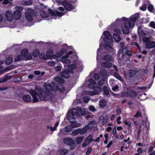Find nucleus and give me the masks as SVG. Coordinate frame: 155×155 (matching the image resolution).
<instances>
[{
    "label": "nucleus",
    "mask_w": 155,
    "mask_h": 155,
    "mask_svg": "<svg viewBox=\"0 0 155 155\" xmlns=\"http://www.w3.org/2000/svg\"><path fill=\"white\" fill-rule=\"evenodd\" d=\"M139 14H135L132 15L130 18L129 20L125 17H123L121 18H117L116 19L115 22L116 23L120 24L123 21L124 25L121 27V30L123 34H127L130 32V29L131 28L134 27L135 23L139 18Z\"/></svg>",
    "instance_id": "f257e3e1"
},
{
    "label": "nucleus",
    "mask_w": 155,
    "mask_h": 155,
    "mask_svg": "<svg viewBox=\"0 0 155 155\" xmlns=\"http://www.w3.org/2000/svg\"><path fill=\"white\" fill-rule=\"evenodd\" d=\"M33 98V102H36L39 101L45 100V98L43 95L42 90L40 87H37L35 89L30 92Z\"/></svg>",
    "instance_id": "f03ea898"
},
{
    "label": "nucleus",
    "mask_w": 155,
    "mask_h": 155,
    "mask_svg": "<svg viewBox=\"0 0 155 155\" xmlns=\"http://www.w3.org/2000/svg\"><path fill=\"white\" fill-rule=\"evenodd\" d=\"M73 114L75 116V117H79L82 116H84L85 114V108H82L80 107H77V109L74 108L72 110Z\"/></svg>",
    "instance_id": "7ed1b4c3"
},
{
    "label": "nucleus",
    "mask_w": 155,
    "mask_h": 155,
    "mask_svg": "<svg viewBox=\"0 0 155 155\" xmlns=\"http://www.w3.org/2000/svg\"><path fill=\"white\" fill-rule=\"evenodd\" d=\"M63 142L66 145L70 146L71 150L74 149L76 147V143L74 140L70 137H67L63 139Z\"/></svg>",
    "instance_id": "20e7f679"
},
{
    "label": "nucleus",
    "mask_w": 155,
    "mask_h": 155,
    "mask_svg": "<svg viewBox=\"0 0 155 155\" xmlns=\"http://www.w3.org/2000/svg\"><path fill=\"white\" fill-rule=\"evenodd\" d=\"M34 11L32 9L29 8L25 13V17L27 20L31 22L33 20V17L34 15Z\"/></svg>",
    "instance_id": "39448f33"
},
{
    "label": "nucleus",
    "mask_w": 155,
    "mask_h": 155,
    "mask_svg": "<svg viewBox=\"0 0 155 155\" xmlns=\"http://www.w3.org/2000/svg\"><path fill=\"white\" fill-rule=\"evenodd\" d=\"M16 9L14 12L13 18L15 19L18 20L19 19L21 16V11L23 10L22 7L20 6H17L15 7Z\"/></svg>",
    "instance_id": "423d86ee"
},
{
    "label": "nucleus",
    "mask_w": 155,
    "mask_h": 155,
    "mask_svg": "<svg viewBox=\"0 0 155 155\" xmlns=\"http://www.w3.org/2000/svg\"><path fill=\"white\" fill-rule=\"evenodd\" d=\"M113 41H107V54L114 55L115 54V52L113 48Z\"/></svg>",
    "instance_id": "0eeeda50"
},
{
    "label": "nucleus",
    "mask_w": 155,
    "mask_h": 155,
    "mask_svg": "<svg viewBox=\"0 0 155 155\" xmlns=\"http://www.w3.org/2000/svg\"><path fill=\"white\" fill-rule=\"evenodd\" d=\"M21 54L23 56V58L28 60L31 59L32 58V54L31 53H28V50L26 49H24L21 51Z\"/></svg>",
    "instance_id": "6e6552de"
},
{
    "label": "nucleus",
    "mask_w": 155,
    "mask_h": 155,
    "mask_svg": "<svg viewBox=\"0 0 155 155\" xmlns=\"http://www.w3.org/2000/svg\"><path fill=\"white\" fill-rule=\"evenodd\" d=\"M61 5L63 6L65 10L67 11H70L73 9L72 5L66 2H62Z\"/></svg>",
    "instance_id": "1a4fd4ad"
},
{
    "label": "nucleus",
    "mask_w": 155,
    "mask_h": 155,
    "mask_svg": "<svg viewBox=\"0 0 155 155\" xmlns=\"http://www.w3.org/2000/svg\"><path fill=\"white\" fill-rule=\"evenodd\" d=\"M49 14L52 16H58L59 17H61L64 15V13L63 12L51 10H50L49 11Z\"/></svg>",
    "instance_id": "9d476101"
},
{
    "label": "nucleus",
    "mask_w": 155,
    "mask_h": 155,
    "mask_svg": "<svg viewBox=\"0 0 155 155\" xmlns=\"http://www.w3.org/2000/svg\"><path fill=\"white\" fill-rule=\"evenodd\" d=\"M6 19L9 21H12L13 18V16L12 12L8 10L6 11L5 14Z\"/></svg>",
    "instance_id": "9b49d317"
},
{
    "label": "nucleus",
    "mask_w": 155,
    "mask_h": 155,
    "mask_svg": "<svg viewBox=\"0 0 155 155\" xmlns=\"http://www.w3.org/2000/svg\"><path fill=\"white\" fill-rule=\"evenodd\" d=\"M75 117V116L73 114L72 111L71 113H69L67 114V118L68 120L71 124V123L76 121Z\"/></svg>",
    "instance_id": "f8f14e48"
},
{
    "label": "nucleus",
    "mask_w": 155,
    "mask_h": 155,
    "mask_svg": "<svg viewBox=\"0 0 155 155\" xmlns=\"http://www.w3.org/2000/svg\"><path fill=\"white\" fill-rule=\"evenodd\" d=\"M19 96L20 97H22L23 101L26 102H30L31 100L30 96L29 95H24L21 94H19Z\"/></svg>",
    "instance_id": "ddd939ff"
},
{
    "label": "nucleus",
    "mask_w": 155,
    "mask_h": 155,
    "mask_svg": "<svg viewBox=\"0 0 155 155\" xmlns=\"http://www.w3.org/2000/svg\"><path fill=\"white\" fill-rule=\"evenodd\" d=\"M128 96L130 98H134L137 96V93L131 89L127 90Z\"/></svg>",
    "instance_id": "4468645a"
},
{
    "label": "nucleus",
    "mask_w": 155,
    "mask_h": 155,
    "mask_svg": "<svg viewBox=\"0 0 155 155\" xmlns=\"http://www.w3.org/2000/svg\"><path fill=\"white\" fill-rule=\"evenodd\" d=\"M60 75L61 77L66 78H69L70 76L69 72L67 70L61 72Z\"/></svg>",
    "instance_id": "2eb2a0df"
},
{
    "label": "nucleus",
    "mask_w": 155,
    "mask_h": 155,
    "mask_svg": "<svg viewBox=\"0 0 155 155\" xmlns=\"http://www.w3.org/2000/svg\"><path fill=\"white\" fill-rule=\"evenodd\" d=\"M137 32L139 36H140L143 37L146 35V34L140 26H138V27Z\"/></svg>",
    "instance_id": "dca6fc26"
},
{
    "label": "nucleus",
    "mask_w": 155,
    "mask_h": 155,
    "mask_svg": "<svg viewBox=\"0 0 155 155\" xmlns=\"http://www.w3.org/2000/svg\"><path fill=\"white\" fill-rule=\"evenodd\" d=\"M96 124V122L95 121H92L90 122L88 124L85 126L87 127L88 130H90L93 128L94 126V125Z\"/></svg>",
    "instance_id": "f3484780"
},
{
    "label": "nucleus",
    "mask_w": 155,
    "mask_h": 155,
    "mask_svg": "<svg viewBox=\"0 0 155 155\" xmlns=\"http://www.w3.org/2000/svg\"><path fill=\"white\" fill-rule=\"evenodd\" d=\"M44 86L46 90L48 92L51 91L53 90L52 86L48 83H45Z\"/></svg>",
    "instance_id": "a211bd4d"
},
{
    "label": "nucleus",
    "mask_w": 155,
    "mask_h": 155,
    "mask_svg": "<svg viewBox=\"0 0 155 155\" xmlns=\"http://www.w3.org/2000/svg\"><path fill=\"white\" fill-rule=\"evenodd\" d=\"M146 46L148 48H155V42L151 41L146 43Z\"/></svg>",
    "instance_id": "6ab92c4d"
},
{
    "label": "nucleus",
    "mask_w": 155,
    "mask_h": 155,
    "mask_svg": "<svg viewBox=\"0 0 155 155\" xmlns=\"http://www.w3.org/2000/svg\"><path fill=\"white\" fill-rule=\"evenodd\" d=\"M113 37L115 41L117 42H119L121 40L120 37L119 35H117L115 34H113Z\"/></svg>",
    "instance_id": "aec40b11"
},
{
    "label": "nucleus",
    "mask_w": 155,
    "mask_h": 155,
    "mask_svg": "<svg viewBox=\"0 0 155 155\" xmlns=\"http://www.w3.org/2000/svg\"><path fill=\"white\" fill-rule=\"evenodd\" d=\"M40 14L41 17L43 18H46L49 16L48 14L46 11L41 10L40 12Z\"/></svg>",
    "instance_id": "412c9836"
},
{
    "label": "nucleus",
    "mask_w": 155,
    "mask_h": 155,
    "mask_svg": "<svg viewBox=\"0 0 155 155\" xmlns=\"http://www.w3.org/2000/svg\"><path fill=\"white\" fill-rule=\"evenodd\" d=\"M107 105V101L106 100H101L99 102V105L101 107H104Z\"/></svg>",
    "instance_id": "4be33fe9"
},
{
    "label": "nucleus",
    "mask_w": 155,
    "mask_h": 155,
    "mask_svg": "<svg viewBox=\"0 0 155 155\" xmlns=\"http://www.w3.org/2000/svg\"><path fill=\"white\" fill-rule=\"evenodd\" d=\"M88 81L90 83V84H89L88 85V87L90 88L93 87L94 85L96 84V82L92 79H89L88 80Z\"/></svg>",
    "instance_id": "5701e85b"
},
{
    "label": "nucleus",
    "mask_w": 155,
    "mask_h": 155,
    "mask_svg": "<svg viewBox=\"0 0 155 155\" xmlns=\"http://www.w3.org/2000/svg\"><path fill=\"white\" fill-rule=\"evenodd\" d=\"M79 130V134H83L86 133L88 129L87 127L85 126L82 129L78 128Z\"/></svg>",
    "instance_id": "b1692460"
},
{
    "label": "nucleus",
    "mask_w": 155,
    "mask_h": 155,
    "mask_svg": "<svg viewBox=\"0 0 155 155\" xmlns=\"http://www.w3.org/2000/svg\"><path fill=\"white\" fill-rule=\"evenodd\" d=\"M23 59V56H22L21 54H18L16 56H15V62H17L22 60Z\"/></svg>",
    "instance_id": "393cba45"
},
{
    "label": "nucleus",
    "mask_w": 155,
    "mask_h": 155,
    "mask_svg": "<svg viewBox=\"0 0 155 155\" xmlns=\"http://www.w3.org/2000/svg\"><path fill=\"white\" fill-rule=\"evenodd\" d=\"M100 74L103 79L106 78L107 76V71L105 69L102 70L100 72Z\"/></svg>",
    "instance_id": "a878e982"
},
{
    "label": "nucleus",
    "mask_w": 155,
    "mask_h": 155,
    "mask_svg": "<svg viewBox=\"0 0 155 155\" xmlns=\"http://www.w3.org/2000/svg\"><path fill=\"white\" fill-rule=\"evenodd\" d=\"M81 125L80 124L76 123V121L71 123V126L73 128H77L80 127Z\"/></svg>",
    "instance_id": "bb28decb"
},
{
    "label": "nucleus",
    "mask_w": 155,
    "mask_h": 155,
    "mask_svg": "<svg viewBox=\"0 0 155 155\" xmlns=\"http://www.w3.org/2000/svg\"><path fill=\"white\" fill-rule=\"evenodd\" d=\"M55 81L59 83H63L64 82V80L60 77L57 76L54 78Z\"/></svg>",
    "instance_id": "cd10ccee"
},
{
    "label": "nucleus",
    "mask_w": 155,
    "mask_h": 155,
    "mask_svg": "<svg viewBox=\"0 0 155 155\" xmlns=\"http://www.w3.org/2000/svg\"><path fill=\"white\" fill-rule=\"evenodd\" d=\"M125 43L124 42H122L121 43H120V49L119 51H120V50H121V52H122V51H123V52H124V50H125L126 48V49H127V47L124 48V47L125 46Z\"/></svg>",
    "instance_id": "c85d7f7f"
},
{
    "label": "nucleus",
    "mask_w": 155,
    "mask_h": 155,
    "mask_svg": "<svg viewBox=\"0 0 155 155\" xmlns=\"http://www.w3.org/2000/svg\"><path fill=\"white\" fill-rule=\"evenodd\" d=\"M137 71L134 70H130L129 72L128 75L130 78H131L133 76L136 74Z\"/></svg>",
    "instance_id": "c756f323"
},
{
    "label": "nucleus",
    "mask_w": 155,
    "mask_h": 155,
    "mask_svg": "<svg viewBox=\"0 0 155 155\" xmlns=\"http://www.w3.org/2000/svg\"><path fill=\"white\" fill-rule=\"evenodd\" d=\"M99 92V91L97 90V91H87V93L91 96H93L94 95L96 94Z\"/></svg>",
    "instance_id": "7c9ffc66"
},
{
    "label": "nucleus",
    "mask_w": 155,
    "mask_h": 155,
    "mask_svg": "<svg viewBox=\"0 0 155 155\" xmlns=\"http://www.w3.org/2000/svg\"><path fill=\"white\" fill-rule=\"evenodd\" d=\"M79 134V129H77L73 131L71 134V135L73 136H75Z\"/></svg>",
    "instance_id": "2f4dec72"
},
{
    "label": "nucleus",
    "mask_w": 155,
    "mask_h": 155,
    "mask_svg": "<svg viewBox=\"0 0 155 155\" xmlns=\"http://www.w3.org/2000/svg\"><path fill=\"white\" fill-rule=\"evenodd\" d=\"M84 137H78L76 138L77 143L78 144L81 143L84 139Z\"/></svg>",
    "instance_id": "473e14b6"
},
{
    "label": "nucleus",
    "mask_w": 155,
    "mask_h": 155,
    "mask_svg": "<svg viewBox=\"0 0 155 155\" xmlns=\"http://www.w3.org/2000/svg\"><path fill=\"white\" fill-rule=\"evenodd\" d=\"M39 54V52L38 49H35L33 51L32 55L35 57H37Z\"/></svg>",
    "instance_id": "72a5a7b5"
},
{
    "label": "nucleus",
    "mask_w": 155,
    "mask_h": 155,
    "mask_svg": "<svg viewBox=\"0 0 155 155\" xmlns=\"http://www.w3.org/2000/svg\"><path fill=\"white\" fill-rule=\"evenodd\" d=\"M13 59L12 57H9L7 58L5 61V63L7 64H10L12 62Z\"/></svg>",
    "instance_id": "f704fd0d"
},
{
    "label": "nucleus",
    "mask_w": 155,
    "mask_h": 155,
    "mask_svg": "<svg viewBox=\"0 0 155 155\" xmlns=\"http://www.w3.org/2000/svg\"><path fill=\"white\" fill-rule=\"evenodd\" d=\"M60 152L61 155H66L68 153V150L65 149H62L60 150Z\"/></svg>",
    "instance_id": "c9c22d12"
},
{
    "label": "nucleus",
    "mask_w": 155,
    "mask_h": 155,
    "mask_svg": "<svg viewBox=\"0 0 155 155\" xmlns=\"http://www.w3.org/2000/svg\"><path fill=\"white\" fill-rule=\"evenodd\" d=\"M53 54V51L51 49H48L46 52V55L47 56L50 57L51 55Z\"/></svg>",
    "instance_id": "e433bc0d"
},
{
    "label": "nucleus",
    "mask_w": 155,
    "mask_h": 155,
    "mask_svg": "<svg viewBox=\"0 0 155 155\" xmlns=\"http://www.w3.org/2000/svg\"><path fill=\"white\" fill-rule=\"evenodd\" d=\"M114 75L116 78L120 81H123V79L122 77L119 75L118 73L115 72L114 74Z\"/></svg>",
    "instance_id": "4c0bfd02"
},
{
    "label": "nucleus",
    "mask_w": 155,
    "mask_h": 155,
    "mask_svg": "<svg viewBox=\"0 0 155 155\" xmlns=\"http://www.w3.org/2000/svg\"><path fill=\"white\" fill-rule=\"evenodd\" d=\"M124 123L127 126V129L129 130H130L131 127V122L125 120L124 121Z\"/></svg>",
    "instance_id": "58836bf2"
},
{
    "label": "nucleus",
    "mask_w": 155,
    "mask_h": 155,
    "mask_svg": "<svg viewBox=\"0 0 155 155\" xmlns=\"http://www.w3.org/2000/svg\"><path fill=\"white\" fill-rule=\"evenodd\" d=\"M92 136L91 135H89L86 139L85 141L86 142H88V143H90L93 141L92 139Z\"/></svg>",
    "instance_id": "ea45409f"
},
{
    "label": "nucleus",
    "mask_w": 155,
    "mask_h": 155,
    "mask_svg": "<svg viewBox=\"0 0 155 155\" xmlns=\"http://www.w3.org/2000/svg\"><path fill=\"white\" fill-rule=\"evenodd\" d=\"M113 37L111 35L110 33L108 31H107V41L108 40H110V41H113Z\"/></svg>",
    "instance_id": "a19ab883"
},
{
    "label": "nucleus",
    "mask_w": 155,
    "mask_h": 155,
    "mask_svg": "<svg viewBox=\"0 0 155 155\" xmlns=\"http://www.w3.org/2000/svg\"><path fill=\"white\" fill-rule=\"evenodd\" d=\"M11 78V76H7L5 77L4 78L2 79V81H0V83H2L5 82L7 81L8 79H10Z\"/></svg>",
    "instance_id": "79ce46f5"
},
{
    "label": "nucleus",
    "mask_w": 155,
    "mask_h": 155,
    "mask_svg": "<svg viewBox=\"0 0 155 155\" xmlns=\"http://www.w3.org/2000/svg\"><path fill=\"white\" fill-rule=\"evenodd\" d=\"M64 129L65 131L68 132H71L72 130V127L69 126H67L65 127Z\"/></svg>",
    "instance_id": "37998d69"
},
{
    "label": "nucleus",
    "mask_w": 155,
    "mask_h": 155,
    "mask_svg": "<svg viewBox=\"0 0 155 155\" xmlns=\"http://www.w3.org/2000/svg\"><path fill=\"white\" fill-rule=\"evenodd\" d=\"M67 58L65 57H64L63 56L62 59V61L65 64L69 63L70 62V61L69 59H67Z\"/></svg>",
    "instance_id": "c03bdc74"
},
{
    "label": "nucleus",
    "mask_w": 155,
    "mask_h": 155,
    "mask_svg": "<svg viewBox=\"0 0 155 155\" xmlns=\"http://www.w3.org/2000/svg\"><path fill=\"white\" fill-rule=\"evenodd\" d=\"M128 94L127 91H125L122 93L121 95V97L122 98H127L128 97Z\"/></svg>",
    "instance_id": "a18cd8bd"
},
{
    "label": "nucleus",
    "mask_w": 155,
    "mask_h": 155,
    "mask_svg": "<svg viewBox=\"0 0 155 155\" xmlns=\"http://www.w3.org/2000/svg\"><path fill=\"white\" fill-rule=\"evenodd\" d=\"M113 55L107 54V62L112 61L113 59Z\"/></svg>",
    "instance_id": "49530a36"
},
{
    "label": "nucleus",
    "mask_w": 155,
    "mask_h": 155,
    "mask_svg": "<svg viewBox=\"0 0 155 155\" xmlns=\"http://www.w3.org/2000/svg\"><path fill=\"white\" fill-rule=\"evenodd\" d=\"M104 37H103V36L101 37V39L103 38L104 41L106 43L107 41V31H105L104 32Z\"/></svg>",
    "instance_id": "de8ad7c7"
},
{
    "label": "nucleus",
    "mask_w": 155,
    "mask_h": 155,
    "mask_svg": "<svg viewBox=\"0 0 155 155\" xmlns=\"http://www.w3.org/2000/svg\"><path fill=\"white\" fill-rule=\"evenodd\" d=\"M32 2L31 1H27L25 2L23 4L25 5H31L32 4Z\"/></svg>",
    "instance_id": "09e8293b"
},
{
    "label": "nucleus",
    "mask_w": 155,
    "mask_h": 155,
    "mask_svg": "<svg viewBox=\"0 0 155 155\" xmlns=\"http://www.w3.org/2000/svg\"><path fill=\"white\" fill-rule=\"evenodd\" d=\"M142 114L140 112L137 111L136 114L134 115V117L136 118H138L139 117H141Z\"/></svg>",
    "instance_id": "8fccbe9b"
},
{
    "label": "nucleus",
    "mask_w": 155,
    "mask_h": 155,
    "mask_svg": "<svg viewBox=\"0 0 155 155\" xmlns=\"http://www.w3.org/2000/svg\"><path fill=\"white\" fill-rule=\"evenodd\" d=\"M68 67L69 69H74L76 68V66L75 64H72L68 65Z\"/></svg>",
    "instance_id": "3c124183"
},
{
    "label": "nucleus",
    "mask_w": 155,
    "mask_h": 155,
    "mask_svg": "<svg viewBox=\"0 0 155 155\" xmlns=\"http://www.w3.org/2000/svg\"><path fill=\"white\" fill-rule=\"evenodd\" d=\"M153 9V6L152 5H149L148 6V10L150 12H152Z\"/></svg>",
    "instance_id": "603ef678"
},
{
    "label": "nucleus",
    "mask_w": 155,
    "mask_h": 155,
    "mask_svg": "<svg viewBox=\"0 0 155 155\" xmlns=\"http://www.w3.org/2000/svg\"><path fill=\"white\" fill-rule=\"evenodd\" d=\"M83 99L84 102L85 103H87L90 100V98L89 97H83Z\"/></svg>",
    "instance_id": "864d4df0"
},
{
    "label": "nucleus",
    "mask_w": 155,
    "mask_h": 155,
    "mask_svg": "<svg viewBox=\"0 0 155 155\" xmlns=\"http://www.w3.org/2000/svg\"><path fill=\"white\" fill-rule=\"evenodd\" d=\"M89 110L92 111L94 112L96 110V109L94 107L92 106H90L89 107Z\"/></svg>",
    "instance_id": "5fc2aeb1"
},
{
    "label": "nucleus",
    "mask_w": 155,
    "mask_h": 155,
    "mask_svg": "<svg viewBox=\"0 0 155 155\" xmlns=\"http://www.w3.org/2000/svg\"><path fill=\"white\" fill-rule=\"evenodd\" d=\"M155 147L154 146H150L148 148V152H150L152 151L154 148Z\"/></svg>",
    "instance_id": "6e6d98bb"
},
{
    "label": "nucleus",
    "mask_w": 155,
    "mask_h": 155,
    "mask_svg": "<svg viewBox=\"0 0 155 155\" xmlns=\"http://www.w3.org/2000/svg\"><path fill=\"white\" fill-rule=\"evenodd\" d=\"M104 82V79H102L98 83V84L101 86L103 84Z\"/></svg>",
    "instance_id": "4d7b16f0"
},
{
    "label": "nucleus",
    "mask_w": 155,
    "mask_h": 155,
    "mask_svg": "<svg viewBox=\"0 0 155 155\" xmlns=\"http://www.w3.org/2000/svg\"><path fill=\"white\" fill-rule=\"evenodd\" d=\"M115 32L119 35H120L121 34V32L120 29L118 28H115L114 29Z\"/></svg>",
    "instance_id": "13d9d810"
},
{
    "label": "nucleus",
    "mask_w": 155,
    "mask_h": 155,
    "mask_svg": "<svg viewBox=\"0 0 155 155\" xmlns=\"http://www.w3.org/2000/svg\"><path fill=\"white\" fill-rule=\"evenodd\" d=\"M14 81L16 82H20L21 81V78L19 77L15 78L14 79Z\"/></svg>",
    "instance_id": "bf43d9fd"
},
{
    "label": "nucleus",
    "mask_w": 155,
    "mask_h": 155,
    "mask_svg": "<svg viewBox=\"0 0 155 155\" xmlns=\"http://www.w3.org/2000/svg\"><path fill=\"white\" fill-rule=\"evenodd\" d=\"M149 24L151 27L155 29V23L154 22L151 21Z\"/></svg>",
    "instance_id": "052dcab7"
},
{
    "label": "nucleus",
    "mask_w": 155,
    "mask_h": 155,
    "mask_svg": "<svg viewBox=\"0 0 155 155\" xmlns=\"http://www.w3.org/2000/svg\"><path fill=\"white\" fill-rule=\"evenodd\" d=\"M140 9L143 11H145L147 9V5L145 4L143 5Z\"/></svg>",
    "instance_id": "680f3d73"
},
{
    "label": "nucleus",
    "mask_w": 155,
    "mask_h": 155,
    "mask_svg": "<svg viewBox=\"0 0 155 155\" xmlns=\"http://www.w3.org/2000/svg\"><path fill=\"white\" fill-rule=\"evenodd\" d=\"M47 96L51 98H53L54 97V95L50 92L47 94Z\"/></svg>",
    "instance_id": "e2e57ef3"
},
{
    "label": "nucleus",
    "mask_w": 155,
    "mask_h": 155,
    "mask_svg": "<svg viewBox=\"0 0 155 155\" xmlns=\"http://www.w3.org/2000/svg\"><path fill=\"white\" fill-rule=\"evenodd\" d=\"M125 54L128 56H131L133 54L130 51H127L126 50Z\"/></svg>",
    "instance_id": "0e129e2a"
},
{
    "label": "nucleus",
    "mask_w": 155,
    "mask_h": 155,
    "mask_svg": "<svg viewBox=\"0 0 155 155\" xmlns=\"http://www.w3.org/2000/svg\"><path fill=\"white\" fill-rule=\"evenodd\" d=\"M91 152V147H89L86 152V154L87 155H89Z\"/></svg>",
    "instance_id": "69168bd1"
},
{
    "label": "nucleus",
    "mask_w": 155,
    "mask_h": 155,
    "mask_svg": "<svg viewBox=\"0 0 155 155\" xmlns=\"http://www.w3.org/2000/svg\"><path fill=\"white\" fill-rule=\"evenodd\" d=\"M48 65L50 66H54V65L55 63V62L53 61H50L48 62Z\"/></svg>",
    "instance_id": "338daca9"
},
{
    "label": "nucleus",
    "mask_w": 155,
    "mask_h": 155,
    "mask_svg": "<svg viewBox=\"0 0 155 155\" xmlns=\"http://www.w3.org/2000/svg\"><path fill=\"white\" fill-rule=\"evenodd\" d=\"M59 89L60 91H63L64 90L65 87L63 85H61L60 87V88H59Z\"/></svg>",
    "instance_id": "774afa93"
}]
</instances>
